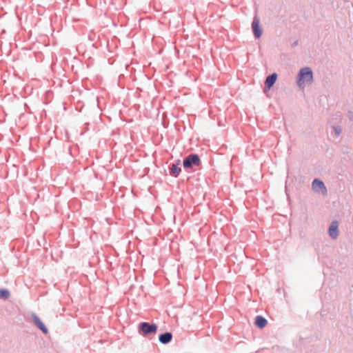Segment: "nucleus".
<instances>
[{
	"mask_svg": "<svg viewBox=\"0 0 353 353\" xmlns=\"http://www.w3.org/2000/svg\"><path fill=\"white\" fill-rule=\"evenodd\" d=\"M33 320L35 325L45 334L48 332V329L45 325L42 323L40 319L36 315L33 316Z\"/></svg>",
	"mask_w": 353,
	"mask_h": 353,
	"instance_id": "nucleus-7",
	"label": "nucleus"
},
{
	"mask_svg": "<svg viewBox=\"0 0 353 353\" xmlns=\"http://www.w3.org/2000/svg\"><path fill=\"white\" fill-rule=\"evenodd\" d=\"M181 164V161L177 160L175 164H173L170 168V173L174 176H177L180 172L181 168H179V165Z\"/></svg>",
	"mask_w": 353,
	"mask_h": 353,
	"instance_id": "nucleus-8",
	"label": "nucleus"
},
{
	"mask_svg": "<svg viewBox=\"0 0 353 353\" xmlns=\"http://www.w3.org/2000/svg\"><path fill=\"white\" fill-rule=\"evenodd\" d=\"M312 188L316 191H321L323 194H325L327 192L324 183L319 179L314 180L312 183Z\"/></svg>",
	"mask_w": 353,
	"mask_h": 353,
	"instance_id": "nucleus-5",
	"label": "nucleus"
},
{
	"mask_svg": "<svg viewBox=\"0 0 353 353\" xmlns=\"http://www.w3.org/2000/svg\"><path fill=\"white\" fill-rule=\"evenodd\" d=\"M140 327L143 334H147L149 333H155L157 330V326L155 324H149L148 323H142Z\"/></svg>",
	"mask_w": 353,
	"mask_h": 353,
	"instance_id": "nucleus-3",
	"label": "nucleus"
},
{
	"mask_svg": "<svg viewBox=\"0 0 353 353\" xmlns=\"http://www.w3.org/2000/svg\"><path fill=\"white\" fill-rule=\"evenodd\" d=\"M255 325L259 328H263L267 325V320L261 316H257L255 319Z\"/></svg>",
	"mask_w": 353,
	"mask_h": 353,
	"instance_id": "nucleus-11",
	"label": "nucleus"
},
{
	"mask_svg": "<svg viewBox=\"0 0 353 353\" xmlns=\"http://www.w3.org/2000/svg\"><path fill=\"white\" fill-rule=\"evenodd\" d=\"M172 338V335L170 332H165L159 336V341L163 344L169 343Z\"/></svg>",
	"mask_w": 353,
	"mask_h": 353,
	"instance_id": "nucleus-10",
	"label": "nucleus"
},
{
	"mask_svg": "<svg viewBox=\"0 0 353 353\" xmlns=\"http://www.w3.org/2000/svg\"><path fill=\"white\" fill-rule=\"evenodd\" d=\"M10 295L9 292L7 290H0V298L7 299Z\"/></svg>",
	"mask_w": 353,
	"mask_h": 353,
	"instance_id": "nucleus-12",
	"label": "nucleus"
},
{
	"mask_svg": "<svg viewBox=\"0 0 353 353\" xmlns=\"http://www.w3.org/2000/svg\"><path fill=\"white\" fill-rule=\"evenodd\" d=\"M200 163V158L197 154H190L183 161V165L185 168H190L192 165L199 166Z\"/></svg>",
	"mask_w": 353,
	"mask_h": 353,
	"instance_id": "nucleus-2",
	"label": "nucleus"
},
{
	"mask_svg": "<svg viewBox=\"0 0 353 353\" xmlns=\"http://www.w3.org/2000/svg\"><path fill=\"white\" fill-rule=\"evenodd\" d=\"M338 223L336 221H334L332 223L330 230L329 233L331 237L333 239H336L338 236Z\"/></svg>",
	"mask_w": 353,
	"mask_h": 353,
	"instance_id": "nucleus-9",
	"label": "nucleus"
},
{
	"mask_svg": "<svg viewBox=\"0 0 353 353\" xmlns=\"http://www.w3.org/2000/svg\"><path fill=\"white\" fill-rule=\"evenodd\" d=\"M259 24H260V20L256 16H255L253 19L252 26V30H253L254 36L257 39L261 37V36L262 35V32H263L262 30L260 28Z\"/></svg>",
	"mask_w": 353,
	"mask_h": 353,
	"instance_id": "nucleus-4",
	"label": "nucleus"
},
{
	"mask_svg": "<svg viewBox=\"0 0 353 353\" xmlns=\"http://www.w3.org/2000/svg\"><path fill=\"white\" fill-rule=\"evenodd\" d=\"M313 74L311 68H302L298 75L297 84L299 88H304L306 85L312 84Z\"/></svg>",
	"mask_w": 353,
	"mask_h": 353,
	"instance_id": "nucleus-1",
	"label": "nucleus"
},
{
	"mask_svg": "<svg viewBox=\"0 0 353 353\" xmlns=\"http://www.w3.org/2000/svg\"><path fill=\"white\" fill-rule=\"evenodd\" d=\"M277 79V75L276 73H274L270 76H268L265 81V85L268 89H270L274 83L276 82Z\"/></svg>",
	"mask_w": 353,
	"mask_h": 353,
	"instance_id": "nucleus-6",
	"label": "nucleus"
},
{
	"mask_svg": "<svg viewBox=\"0 0 353 353\" xmlns=\"http://www.w3.org/2000/svg\"><path fill=\"white\" fill-rule=\"evenodd\" d=\"M334 130H335L336 134L337 135H339V134H340V133H341V129L340 128H336Z\"/></svg>",
	"mask_w": 353,
	"mask_h": 353,
	"instance_id": "nucleus-13",
	"label": "nucleus"
}]
</instances>
